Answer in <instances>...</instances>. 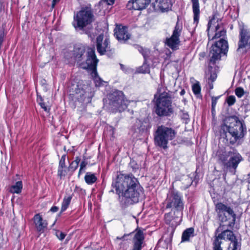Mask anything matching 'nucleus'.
<instances>
[{"label":"nucleus","instance_id":"f257e3e1","mask_svg":"<svg viewBox=\"0 0 250 250\" xmlns=\"http://www.w3.org/2000/svg\"><path fill=\"white\" fill-rule=\"evenodd\" d=\"M207 31L209 42L218 39L211 45L209 55L210 62L214 63L220 59L221 54L225 55L228 51V42L225 39L226 31L216 15L209 20Z\"/></svg>","mask_w":250,"mask_h":250},{"label":"nucleus","instance_id":"f03ea898","mask_svg":"<svg viewBox=\"0 0 250 250\" xmlns=\"http://www.w3.org/2000/svg\"><path fill=\"white\" fill-rule=\"evenodd\" d=\"M216 156L218 163L222 164L227 169L233 174L235 173L239 163L243 160L241 155L234 149L229 151L219 150L216 153Z\"/></svg>","mask_w":250,"mask_h":250},{"label":"nucleus","instance_id":"7ed1b4c3","mask_svg":"<svg viewBox=\"0 0 250 250\" xmlns=\"http://www.w3.org/2000/svg\"><path fill=\"white\" fill-rule=\"evenodd\" d=\"M214 250H240V245L233 232L226 229L216 236L213 242Z\"/></svg>","mask_w":250,"mask_h":250},{"label":"nucleus","instance_id":"20e7f679","mask_svg":"<svg viewBox=\"0 0 250 250\" xmlns=\"http://www.w3.org/2000/svg\"><path fill=\"white\" fill-rule=\"evenodd\" d=\"M156 98L155 113L159 116H167L173 112L172 107V100L170 95L166 92L161 93L158 97Z\"/></svg>","mask_w":250,"mask_h":250},{"label":"nucleus","instance_id":"39448f33","mask_svg":"<svg viewBox=\"0 0 250 250\" xmlns=\"http://www.w3.org/2000/svg\"><path fill=\"white\" fill-rule=\"evenodd\" d=\"M99 62L95 53V48L92 47H87L86 52L85 62H83L79 64V67L83 69L87 70L90 72L91 76L96 79L98 77L97 66Z\"/></svg>","mask_w":250,"mask_h":250},{"label":"nucleus","instance_id":"423d86ee","mask_svg":"<svg viewBox=\"0 0 250 250\" xmlns=\"http://www.w3.org/2000/svg\"><path fill=\"white\" fill-rule=\"evenodd\" d=\"M138 184L137 179L132 175L120 174L113 180L112 186L115 188V192L120 195L123 191L127 190Z\"/></svg>","mask_w":250,"mask_h":250},{"label":"nucleus","instance_id":"0eeeda50","mask_svg":"<svg viewBox=\"0 0 250 250\" xmlns=\"http://www.w3.org/2000/svg\"><path fill=\"white\" fill-rule=\"evenodd\" d=\"M176 134V131L171 127L159 126L155 132V143L159 146L166 148L168 141L174 139Z\"/></svg>","mask_w":250,"mask_h":250},{"label":"nucleus","instance_id":"6e6552de","mask_svg":"<svg viewBox=\"0 0 250 250\" xmlns=\"http://www.w3.org/2000/svg\"><path fill=\"white\" fill-rule=\"evenodd\" d=\"M229 125L227 126L229 135L232 139L230 143L234 144L237 140L243 138L246 132L244 124L236 116H232L229 119Z\"/></svg>","mask_w":250,"mask_h":250},{"label":"nucleus","instance_id":"1a4fd4ad","mask_svg":"<svg viewBox=\"0 0 250 250\" xmlns=\"http://www.w3.org/2000/svg\"><path fill=\"white\" fill-rule=\"evenodd\" d=\"M94 21V16L90 7L84 6L81 8L74 16V26L75 28L83 29L86 26L91 24Z\"/></svg>","mask_w":250,"mask_h":250},{"label":"nucleus","instance_id":"9d476101","mask_svg":"<svg viewBox=\"0 0 250 250\" xmlns=\"http://www.w3.org/2000/svg\"><path fill=\"white\" fill-rule=\"evenodd\" d=\"M239 40L237 53L243 55L250 49V31L247 25L242 22H239Z\"/></svg>","mask_w":250,"mask_h":250},{"label":"nucleus","instance_id":"9b49d317","mask_svg":"<svg viewBox=\"0 0 250 250\" xmlns=\"http://www.w3.org/2000/svg\"><path fill=\"white\" fill-rule=\"evenodd\" d=\"M129 103L122 91L115 90L110 93V112L121 113L127 108Z\"/></svg>","mask_w":250,"mask_h":250},{"label":"nucleus","instance_id":"f8f14e48","mask_svg":"<svg viewBox=\"0 0 250 250\" xmlns=\"http://www.w3.org/2000/svg\"><path fill=\"white\" fill-rule=\"evenodd\" d=\"M142 193V188L139 184L127 190L123 191L120 194L123 197V200H125V204L129 205L138 202L139 197Z\"/></svg>","mask_w":250,"mask_h":250},{"label":"nucleus","instance_id":"ddd939ff","mask_svg":"<svg viewBox=\"0 0 250 250\" xmlns=\"http://www.w3.org/2000/svg\"><path fill=\"white\" fill-rule=\"evenodd\" d=\"M166 203L167 208H172V210L182 212L184 204L181 195L177 191H171L167 195Z\"/></svg>","mask_w":250,"mask_h":250},{"label":"nucleus","instance_id":"4468645a","mask_svg":"<svg viewBox=\"0 0 250 250\" xmlns=\"http://www.w3.org/2000/svg\"><path fill=\"white\" fill-rule=\"evenodd\" d=\"M91 98L92 95H89V92L87 93L79 85H76L74 89L72 88V91H70L69 95V98L75 103L77 102L83 103L86 99H87V102H90Z\"/></svg>","mask_w":250,"mask_h":250},{"label":"nucleus","instance_id":"2eb2a0df","mask_svg":"<svg viewBox=\"0 0 250 250\" xmlns=\"http://www.w3.org/2000/svg\"><path fill=\"white\" fill-rule=\"evenodd\" d=\"M182 27L178 23L176 24L171 37L167 38L166 44L172 50L178 48L180 43L179 37L181 35Z\"/></svg>","mask_w":250,"mask_h":250},{"label":"nucleus","instance_id":"dca6fc26","mask_svg":"<svg viewBox=\"0 0 250 250\" xmlns=\"http://www.w3.org/2000/svg\"><path fill=\"white\" fill-rule=\"evenodd\" d=\"M183 213L180 211L172 210V211L165 214V219L166 223L172 227L179 225L181 221Z\"/></svg>","mask_w":250,"mask_h":250},{"label":"nucleus","instance_id":"f3484780","mask_svg":"<svg viewBox=\"0 0 250 250\" xmlns=\"http://www.w3.org/2000/svg\"><path fill=\"white\" fill-rule=\"evenodd\" d=\"M114 35L119 41L122 42H125L130 38V34L127 31V28L121 25H117L114 29Z\"/></svg>","mask_w":250,"mask_h":250},{"label":"nucleus","instance_id":"a211bd4d","mask_svg":"<svg viewBox=\"0 0 250 250\" xmlns=\"http://www.w3.org/2000/svg\"><path fill=\"white\" fill-rule=\"evenodd\" d=\"M66 154L62 155L59 160V165L57 170V176L60 179L64 178L69 171V167H67L66 165L65 161Z\"/></svg>","mask_w":250,"mask_h":250},{"label":"nucleus","instance_id":"6ab92c4d","mask_svg":"<svg viewBox=\"0 0 250 250\" xmlns=\"http://www.w3.org/2000/svg\"><path fill=\"white\" fill-rule=\"evenodd\" d=\"M34 223L37 231L42 233L47 229L48 223L46 220H43L40 213L36 214L33 217Z\"/></svg>","mask_w":250,"mask_h":250},{"label":"nucleus","instance_id":"aec40b11","mask_svg":"<svg viewBox=\"0 0 250 250\" xmlns=\"http://www.w3.org/2000/svg\"><path fill=\"white\" fill-rule=\"evenodd\" d=\"M150 0H130L127 5L128 9L141 10L146 8L150 3Z\"/></svg>","mask_w":250,"mask_h":250},{"label":"nucleus","instance_id":"412c9836","mask_svg":"<svg viewBox=\"0 0 250 250\" xmlns=\"http://www.w3.org/2000/svg\"><path fill=\"white\" fill-rule=\"evenodd\" d=\"M155 10L167 11L172 6L171 0H155L153 3Z\"/></svg>","mask_w":250,"mask_h":250},{"label":"nucleus","instance_id":"4be33fe9","mask_svg":"<svg viewBox=\"0 0 250 250\" xmlns=\"http://www.w3.org/2000/svg\"><path fill=\"white\" fill-rule=\"evenodd\" d=\"M85 52H86V49L83 45H81L74 48L73 56L79 65L82 62V61L83 60L84 54Z\"/></svg>","mask_w":250,"mask_h":250},{"label":"nucleus","instance_id":"5701e85b","mask_svg":"<svg viewBox=\"0 0 250 250\" xmlns=\"http://www.w3.org/2000/svg\"><path fill=\"white\" fill-rule=\"evenodd\" d=\"M144 236L141 230H138L134 237V246L133 250H141Z\"/></svg>","mask_w":250,"mask_h":250},{"label":"nucleus","instance_id":"b1692460","mask_svg":"<svg viewBox=\"0 0 250 250\" xmlns=\"http://www.w3.org/2000/svg\"><path fill=\"white\" fill-rule=\"evenodd\" d=\"M104 39L103 35H99L96 39V46H97V50L98 53L101 55H103L104 54L106 51V48L107 46L108 43L107 40L106 39L103 44V41Z\"/></svg>","mask_w":250,"mask_h":250},{"label":"nucleus","instance_id":"393cba45","mask_svg":"<svg viewBox=\"0 0 250 250\" xmlns=\"http://www.w3.org/2000/svg\"><path fill=\"white\" fill-rule=\"evenodd\" d=\"M215 210L218 214L227 212L232 216H235L234 211L230 207L226 206L222 203H218L216 204Z\"/></svg>","mask_w":250,"mask_h":250},{"label":"nucleus","instance_id":"a878e982","mask_svg":"<svg viewBox=\"0 0 250 250\" xmlns=\"http://www.w3.org/2000/svg\"><path fill=\"white\" fill-rule=\"evenodd\" d=\"M192 3V10L194 14V24L197 26L199 22L200 9L198 0H191Z\"/></svg>","mask_w":250,"mask_h":250},{"label":"nucleus","instance_id":"bb28decb","mask_svg":"<svg viewBox=\"0 0 250 250\" xmlns=\"http://www.w3.org/2000/svg\"><path fill=\"white\" fill-rule=\"evenodd\" d=\"M23 188V184L21 181H19L16 182V183L12 185L9 188V192L12 193L19 194L21 193Z\"/></svg>","mask_w":250,"mask_h":250},{"label":"nucleus","instance_id":"cd10ccee","mask_svg":"<svg viewBox=\"0 0 250 250\" xmlns=\"http://www.w3.org/2000/svg\"><path fill=\"white\" fill-rule=\"evenodd\" d=\"M84 179L87 184L91 185L97 181V177L95 174L91 172H87L84 176Z\"/></svg>","mask_w":250,"mask_h":250},{"label":"nucleus","instance_id":"c85d7f7f","mask_svg":"<svg viewBox=\"0 0 250 250\" xmlns=\"http://www.w3.org/2000/svg\"><path fill=\"white\" fill-rule=\"evenodd\" d=\"M72 198V195L64 196L61 206V212L65 211L68 208Z\"/></svg>","mask_w":250,"mask_h":250},{"label":"nucleus","instance_id":"c756f323","mask_svg":"<svg viewBox=\"0 0 250 250\" xmlns=\"http://www.w3.org/2000/svg\"><path fill=\"white\" fill-rule=\"evenodd\" d=\"M194 229L192 228H188L185 230L182 236V241H188L191 236H193Z\"/></svg>","mask_w":250,"mask_h":250},{"label":"nucleus","instance_id":"7c9ffc66","mask_svg":"<svg viewBox=\"0 0 250 250\" xmlns=\"http://www.w3.org/2000/svg\"><path fill=\"white\" fill-rule=\"evenodd\" d=\"M37 101L41 107L45 111L47 112H49L50 108L45 104V103L43 102V99L41 95L37 94Z\"/></svg>","mask_w":250,"mask_h":250},{"label":"nucleus","instance_id":"2f4dec72","mask_svg":"<svg viewBox=\"0 0 250 250\" xmlns=\"http://www.w3.org/2000/svg\"><path fill=\"white\" fill-rule=\"evenodd\" d=\"M150 72L148 65L144 63L142 66L137 69V72L139 73H149Z\"/></svg>","mask_w":250,"mask_h":250},{"label":"nucleus","instance_id":"473e14b6","mask_svg":"<svg viewBox=\"0 0 250 250\" xmlns=\"http://www.w3.org/2000/svg\"><path fill=\"white\" fill-rule=\"evenodd\" d=\"M88 158L83 157V161L81 162L80 166V167H81V169H85L86 167L87 166H92L93 165L95 164V163H89V162L87 161Z\"/></svg>","mask_w":250,"mask_h":250},{"label":"nucleus","instance_id":"72a5a7b5","mask_svg":"<svg viewBox=\"0 0 250 250\" xmlns=\"http://www.w3.org/2000/svg\"><path fill=\"white\" fill-rule=\"evenodd\" d=\"M74 192L82 197L86 195L85 190L77 186H76L75 187Z\"/></svg>","mask_w":250,"mask_h":250},{"label":"nucleus","instance_id":"f704fd0d","mask_svg":"<svg viewBox=\"0 0 250 250\" xmlns=\"http://www.w3.org/2000/svg\"><path fill=\"white\" fill-rule=\"evenodd\" d=\"M109 5V0H101L99 2L100 8L103 10L106 9Z\"/></svg>","mask_w":250,"mask_h":250},{"label":"nucleus","instance_id":"c9c22d12","mask_svg":"<svg viewBox=\"0 0 250 250\" xmlns=\"http://www.w3.org/2000/svg\"><path fill=\"white\" fill-rule=\"evenodd\" d=\"M192 91L195 95H198L200 93L201 87L198 83H194L192 85Z\"/></svg>","mask_w":250,"mask_h":250},{"label":"nucleus","instance_id":"e433bc0d","mask_svg":"<svg viewBox=\"0 0 250 250\" xmlns=\"http://www.w3.org/2000/svg\"><path fill=\"white\" fill-rule=\"evenodd\" d=\"M235 92V94L239 98H241V97H242L244 94V90L243 88H242L241 87L236 88Z\"/></svg>","mask_w":250,"mask_h":250},{"label":"nucleus","instance_id":"4c0bfd02","mask_svg":"<svg viewBox=\"0 0 250 250\" xmlns=\"http://www.w3.org/2000/svg\"><path fill=\"white\" fill-rule=\"evenodd\" d=\"M56 235L59 240H62L66 236V234L60 230H57L56 232Z\"/></svg>","mask_w":250,"mask_h":250},{"label":"nucleus","instance_id":"58836bf2","mask_svg":"<svg viewBox=\"0 0 250 250\" xmlns=\"http://www.w3.org/2000/svg\"><path fill=\"white\" fill-rule=\"evenodd\" d=\"M235 103V97L234 96H229L227 98V103L229 106H231Z\"/></svg>","mask_w":250,"mask_h":250},{"label":"nucleus","instance_id":"ea45409f","mask_svg":"<svg viewBox=\"0 0 250 250\" xmlns=\"http://www.w3.org/2000/svg\"><path fill=\"white\" fill-rule=\"evenodd\" d=\"M69 171H71L72 173H73L78 167L79 165L78 164H73L72 165V162L70 164L69 166Z\"/></svg>","mask_w":250,"mask_h":250},{"label":"nucleus","instance_id":"a19ab883","mask_svg":"<svg viewBox=\"0 0 250 250\" xmlns=\"http://www.w3.org/2000/svg\"><path fill=\"white\" fill-rule=\"evenodd\" d=\"M181 117L183 119L185 120V123L187 124L189 121V115L188 113H183Z\"/></svg>","mask_w":250,"mask_h":250},{"label":"nucleus","instance_id":"79ce46f5","mask_svg":"<svg viewBox=\"0 0 250 250\" xmlns=\"http://www.w3.org/2000/svg\"><path fill=\"white\" fill-rule=\"evenodd\" d=\"M4 33L3 31L0 32V48H1L4 41Z\"/></svg>","mask_w":250,"mask_h":250},{"label":"nucleus","instance_id":"37998d69","mask_svg":"<svg viewBox=\"0 0 250 250\" xmlns=\"http://www.w3.org/2000/svg\"><path fill=\"white\" fill-rule=\"evenodd\" d=\"M80 161H81L80 157L79 156H76L75 158V160L72 162V165L77 164L78 165H79Z\"/></svg>","mask_w":250,"mask_h":250},{"label":"nucleus","instance_id":"c03bdc74","mask_svg":"<svg viewBox=\"0 0 250 250\" xmlns=\"http://www.w3.org/2000/svg\"><path fill=\"white\" fill-rule=\"evenodd\" d=\"M59 210V208L57 206H53L50 209V211L52 212H56L58 211Z\"/></svg>","mask_w":250,"mask_h":250},{"label":"nucleus","instance_id":"a18cd8bd","mask_svg":"<svg viewBox=\"0 0 250 250\" xmlns=\"http://www.w3.org/2000/svg\"><path fill=\"white\" fill-rule=\"evenodd\" d=\"M60 0H53L52 2V7L54 8L56 3L58 2Z\"/></svg>","mask_w":250,"mask_h":250},{"label":"nucleus","instance_id":"49530a36","mask_svg":"<svg viewBox=\"0 0 250 250\" xmlns=\"http://www.w3.org/2000/svg\"><path fill=\"white\" fill-rule=\"evenodd\" d=\"M217 99V98L215 99V100L212 99V108H213L215 107V105H216Z\"/></svg>","mask_w":250,"mask_h":250},{"label":"nucleus","instance_id":"de8ad7c7","mask_svg":"<svg viewBox=\"0 0 250 250\" xmlns=\"http://www.w3.org/2000/svg\"><path fill=\"white\" fill-rule=\"evenodd\" d=\"M85 169H81V167H80L79 172H78V176H80L83 172H84Z\"/></svg>","mask_w":250,"mask_h":250},{"label":"nucleus","instance_id":"09e8293b","mask_svg":"<svg viewBox=\"0 0 250 250\" xmlns=\"http://www.w3.org/2000/svg\"><path fill=\"white\" fill-rule=\"evenodd\" d=\"M180 95H184V94H185V90H184V89H182V90L181 91V92H180Z\"/></svg>","mask_w":250,"mask_h":250},{"label":"nucleus","instance_id":"8fccbe9b","mask_svg":"<svg viewBox=\"0 0 250 250\" xmlns=\"http://www.w3.org/2000/svg\"><path fill=\"white\" fill-rule=\"evenodd\" d=\"M115 0H110V5H113L115 3Z\"/></svg>","mask_w":250,"mask_h":250},{"label":"nucleus","instance_id":"3c124183","mask_svg":"<svg viewBox=\"0 0 250 250\" xmlns=\"http://www.w3.org/2000/svg\"><path fill=\"white\" fill-rule=\"evenodd\" d=\"M220 230H222V229H221V227H220L219 228H218V229H217V230H216V231H220Z\"/></svg>","mask_w":250,"mask_h":250},{"label":"nucleus","instance_id":"603ef678","mask_svg":"<svg viewBox=\"0 0 250 250\" xmlns=\"http://www.w3.org/2000/svg\"><path fill=\"white\" fill-rule=\"evenodd\" d=\"M215 78H216V76L215 77H212V76H211V78L212 79V81H213L215 80Z\"/></svg>","mask_w":250,"mask_h":250},{"label":"nucleus","instance_id":"864d4df0","mask_svg":"<svg viewBox=\"0 0 250 250\" xmlns=\"http://www.w3.org/2000/svg\"><path fill=\"white\" fill-rule=\"evenodd\" d=\"M109 162H108L107 163V166L109 165Z\"/></svg>","mask_w":250,"mask_h":250},{"label":"nucleus","instance_id":"5fc2aeb1","mask_svg":"<svg viewBox=\"0 0 250 250\" xmlns=\"http://www.w3.org/2000/svg\"><path fill=\"white\" fill-rule=\"evenodd\" d=\"M85 33H86V34H88L89 33L88 32V31H86V32H85Z\"/></svg>","mask_w":250,"mask_h":250},{"label":"nucleus","instance_id":"6e6d98bb","mask_svg":"<svg viewBox=\"0 0 250 250\" xmlns=\"http://www.w3.org/2000/svg\"><path fill=\"white\" fill-rule=\"evenodd\" d=\"M228 137H229L228 135H226V137L228 138Z\"/></svg>","mask_w":250,"mask_h":250},{"label":"nucleus","instance_id":"4d7b16f0","mask_svg":"<svg viewBox=\"0 0 250 250\" xmlns=\"http://www.w3.org/2000/svg\"><path fill=\"white\" fill-rule=\"evenodd\" d=\"M121 68H122V67H123V65L121 64Z\"/></svg>","mask_w":250,"mask_h":250}]
</instances>
